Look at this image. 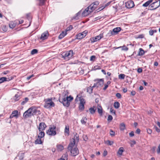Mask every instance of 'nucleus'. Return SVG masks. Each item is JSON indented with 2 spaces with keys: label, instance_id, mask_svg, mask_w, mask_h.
Masks as SVG:
<instances>
[{
  "label": "nucleus",
  "instance_id": "nucleus-1",
  "mask_svg": "<svg viewBox=\"0 0 160 160\" xmlns=\"http://www.w3.org/2000/svg\"><path fill=\"white\" fill-rule=\"evenodd\" d=\"M45 102L44 107L46 108H49L55 106V104L52 101V98L45 99L44 100Z\"/></svg>",
  "mask_w": 160,
  "mask_h": 160
},
{
  "label": "nucleus",
  "instance_id": "nucleus-2",
  "mask_svg": "<svg viewBox=\"0 0 160 160\" xmlns=\"http://www.w3.org/2000/svg\"><path fill=\"white\" fill-rule=\"evenodd\" d=\"M62 57L65 59L68 60L73 56V51L70 50L63 52L62 54Z\"/></svg>",
  "mask_w": 160,
  "mask_h": 160
},
{
  "label": "nucleus",
  "instance_id": "nucleus-3",
  "mask_svg": "<svg viewBox=\"0 0 160 160\" xmlns=\"http://www.w3.org/2000/svg\"><path fill=\"white\" fill-rule=\"evenodd\" d=\"M160 7V0L158 2V1L153 2L149 6L148 9L150 10H154Z\"/></svg>",
  "mask_w": 160,
  "mask_h": 160
},
{
  "label": "nucleus",
  "instance_id": "nucleus-4",
  "mask_svg": "<svg viewBox=\"0 0 160 160\" xmlns=\"http://www.w3.org/2000/svg\"><path fill=\"white\" fill-rule=\"evenodd\" d=\"M56 127L53 125L52 127H50L48 130L47 131V133L50 136H54L56 134L55 131Z\"/></svg>",
  "mask_w": 160,
  "mask_h": 160
},
{
  "label": "nucleus",
  "instance_id": "nucleus-5",
  "mask_svg": "<svg viewBox=\"0 0 160 160\" xmlns=\"http://www.w3.org/2000/svg\"><path fill=\"white\" fill-rule=\"evenodd\" d=\"M121 30V28L120 27L115 28L112 31H110L107 34V35L110 37L112 35L117 34Z\"/></svg>",
  "mask_w": 160,
  "mask_h": 160
},
{
  "label": "nucleus",
  "instance_id": "nucleus-6",
  "mask_svg": "<svg viewBox=\"0 0 160 160\" xmlns=\"http://www.w3.org/2000/svg\"><path fill=\"white\" fill-rule=\"evenodd\" d=\"M103 33H101L98 35L91 38L90 40L91 41V42L92 43H93L100 40L101 38H103Z\"/></svg>",
  "mask_w": 160,
  "mask_h": 160
},
{
  "label": "nucleus",
  "instance_id": "nucleus-7",
  "mask_svg": "<svg viewBox=\"0 0 160 160\" xmlns=\"http://www.w3.org/2000/svg\"><path fill=\"white\" fill-rule=\"evenodd\" d=\"M88 32V31L85 30L82 33H79L76 35V39H81L84 38L86 36Z\"/></svg>",
  "mask_w": 160,
  "mask_h": 160
},
{
  "label": "nucleus",
  "instance_id": "nucleus-8",
  "mask_svg": "<svg viewBox=\"0 0 160 160\" xmlns=\"http://www.w3.org/2000/svg\"><path fill=\"white\" fill-rule=\"evenodd\" d=\"M94 81H96L97 82L94 84L92 87H98L100 86H102L104 83L103 79H97L95 80Z\"/></svg>",
  "mask_w": 160,
  "mask_h": 160
},
{
  "label": "nucleus",
  "instance_id": "nucleus-9",
  "mask_svg": "<svg viewBox=\"0 0 160 160\" xmlns=\"http://www.w3.org/2000/svg\"><path fill=\"white\" fill-rule=\"evenodd\" d=\"M59 101L60 102L62 103L65 106L68 107L70 105V102L65 97L62 99L59 98Z\"/></svg>",
  "mask_w": 160,
  "mask_h": 160
},
{
  "label": "nucleus",
  "instance_id": "nucleus-10",
  "mask_svg": "<svg viewBox=\"0 0 160 160\" xmlns=\"http://www.w3.org/2000/svg\"><path fill=\"white\" fill-rule=\"evenodd\" d=\"M32 115H38L40 114V111L37 108L32 107L30 108Z\"/></svg>",
  "mask_w": 160,
  "mask_h": 160
},
{
  "label": "nucleus",
  "instance_id": "nucleus-11",
  "mask_svg": "<svg viewBox=\"0 0 160 160\" xmlns=\"http://www.w3.org/2000/svg\"><path fill=\"white\" fill-rule=\"evenodd\" d=\"M71 150V152L72 155L73 156H75L79 153V150L77 147H75L73 148H71V149H69Z\"/></svg>",
  "mask_w": 160,
  "mask_h": 160
},
{
  "label": "nucleus",
  "instance_id": "nucleus-12",
  "mask_svg": "<svg viewBox=\"0 0 160 160\" xmlns=\"http://www.w3.org/2000/svg\"><path fill=\"white\" fill-rule=\"evenodd\" d=\"M32 113L30 108L24 113L23 116L25 118H28L32 116Z\"/></svg>",
  "mask_w": 160,
  "mask_h": 160
},
{
  "label": "nucleus",
  "instance_id": "nucleus-13",
  "mask_svg": "<svg viewBox=\"0 0 160 160\" xmlns=\"http://www.w3.org/2000/svg\"><path fill=\"white\" fill-rule=\"evenodd\" d=\"M134 2L132 0L128 1L125 3V6L128 8H130L134 7Z\"/></svg>",
  "mask_w": 160,
  "mask_h": 160
},
{
  "label": "nucleus",
  "instance_id": "nucleus-14",
  "mask_svg": "<svg viewBox=\"0 0 160 160\" xmlns=\"http://www.w3.org/2000/svg\"><path fill=\"white\" fill-rule=\"evenodd\" d=\"M46 127L47 126L45 123L43 122L40 123L38 128L39 131H41L44 130Z\"/></svg>",
  "mask_w": 160,
  "mask_h": 160
},
{
  "label": "nucleus",
  "instance_id": "nucleus-15",
  "mask_svg": "<svg viewBox=\"0 0 160 160\" xmlns=\"http://www.w3.org/2000/svg\"><path fill=\"white\" fill-rule=\"evenodd\" d=\"M48 36V31H46L42 33L40 37L41 39L44 40L47 39Z\"/></svg>",
  "mask_w": 160,
  "mask_h": 160
},
{
  "label": "nucleus",
  "instance_id": "nucleus-16",
  "mask_svg": "<svg viewBox=\"0 0 160 160\" xmlns=\"http://www.w3.org/2000/svg\"><path fill=\"white\" fill-rule=\"evenodd\" d=\"M91 13L90 11H89V10L87 8L82 12V15L83 17H85L89 15Z\"/></svg>",
  "mask_w": 160,
  "mask_h": 160
},
{
  "label": "nucleus",
  "instance_id": "nucleus-17",
  "mask_svg": "<svg viewBox=\"0 0 160 160\" xmlns=\"http://www.w3.org/2000/svg\"><path fill=\"white\" fill-rule=\"evenodd\" d=\"M75 141H76L73 138L71 140V142L68 147V149H71V148H72L74 146L75 144Z\"/></svg>",
  "mask_w": 160,
  "mask_h": 160
},
{
  "label": "nucleus",
  "instance_id": "nucleus-18",
  "mask_svg": "<svg viewBox=\"0 0 160 160\" xmlns=\"http://www.w3.org/2000/svg\"><path fill=\"white\" fill-rule=\"evenodd\" d=\"M64 133L65 134L68 135L69 134V127L68 125L66 126L64 129Z\"/></svg>",
  "mask_w": 160,
  "mask_h": 160
},
{
  "label": "nucleus",
  "instance_id": "nucleus-19",
  "mask_svg": "<svg viewBox=\"0 0 160 160\" xmlns=\"http://www.w3.org/2000/svg\"><path fill=\"white\" fill-rule=\"evenodd\" d=\"M68 157V153L66 152L62 156V157L58 159V160H67Z\"/></svg>",
  "mask_w": 160,
  "mask_h": 160
},
{
  "label": "nucleus",
  "instance_id": "nucleus-20",
  "mask_svg": "<svg viewBox=\"0 0 160 160\" xmlns=\"http://www.w3.org/2000/svg\"><path fill=\"white\" fill-rule=\"evenodd\" d=\"M124 151V149L122 147H120L117 152V154L118 155L121 156L122 155V153Z\"/></svg>",
  "mask_w": 160,
  "mask_h": 160
},
{
  "label": "nucleus",
  "instance_id": "nucleus-21",
  "mask_svg": "<svg viewBox=\"0 0 160 160\" xmlns=\"http://www.w3.org/2000/svg\"><path fill=\"white\" fill-rule=\"evenodd\" d=\"M98 111L100 116H102V109L101 106L98 105L97 108Z\"/></svg>",
  "mask_w": 160,
  "mask_h": 160
},
{
  "label": "nucleus",
  "instance_id": "nucleus-22",
  "mask_svg": "<svg viewBox=\"0 0 160 160\" xmlns=\"http://www.w3.org/2000/svg\"><path fill=\"white\" fill-rule=\"evenodd\" d=\"M90 12H93L96 9L95 6H93V5L91 4L88 8Z\"/></svg>",
  "mask_w": 160,
  "mask_h": 160
},
{
  "label": "nucleus",
  "instance_id": "nucleus-23",
  "mask_svg": "<svg viewBox=\"0 0 160 160\" xmlns=\"http://www.w3.org/2000/svg\"><path fill=\"white\" fill-rule=\"evenodd\" d=\"M16 25V22L13 21H11L9 23V26L10 28L12 29L15 27Z\"/></svg>",
  "mask_w": 160,
  "mask_h": 160
},
{
  "label": "nucleus",
  "instance_id": "nucleus-24",
  "mask_svg": "<svg viewBox=\"0 0 160 160\" xmlns=\"http://www.w3.org/2000/svg\"><path fill=\"white\" fill-rule=\"evenodd\" d=\"M67 34V32L65 31V32L63 31L59 35L58 37V38L60 39L62 38L65 36Z\"/></svg>",
  "mask_w": 160,
  "mask_h": 160
},
{
  "label": "nucleus",
  "instance_id": "nucleus-25",
  "mask_svg": "<svg viewBox=\"0 0 160 160\" xmlns=\"http://www.w3.org/2000/svg\"><path fill=\"white\" fill-rule=\"evenodd\" d=\"M57 150L58 151H61L63 149V146L61 144L57 145Z\"/></svg>",
  "mask_w": 160,
  "mask_h": 160
},
{
  "label": "nucleus",
  "instance_id": "nucleus-26",
  "mask_svg": "<svg viewBox=\"0 0 160 160\" xmlns=\"http://www.w3.org/2000/svg\"><path fill=\"white\" fill-rule=\"evenodd\" d=\"M152 2V0H149L143 4L142 6L144 7H147L149 6Z\"/></svg>",
  "mask_w": 160,
  "mask_h": 160
},
{
  "label": "nucleus",
  "instance_id": "nucleus-27",
  "mask_svg": "<svg viewBox=\"0 0 160 160\" xmlns=\"http://www.w3.org/2000/svg\"><path fill=\"white\" fill-rule=\"evenodd\" d=\"M120 48H122V51H127L128 50V48L126 47L125 45H123L122 46H120L118 48H116V49H118Z\"/></svg>",
  "mask_w": 160,
  "mask_h": 160
},
{
  "label": "nucleus",
  "instance_id": "nucleus-28",
  "mask_svg": "<svg viewBox=\"0 0 160 160\" xmlns=\"http://www.w3.org/2000/svg\"><path fill=\"white\" fill-rule=\"evenodd\" d=\"M79 98L80 101V104L84 105L85 103V99L82 97H79Z\"/></svg>",
  "mask_w": 160,
  "mask_h": 160
},
{
  "label": "nucleus",
  "instance_id": "nucleus-29",
  "mask_svg": "<svg viewBox=\"0 0 160 160\" xmlns=\"http://www.w3.org/2000/svg\"><path fill=\"white\" fill-rule=\"evenodd\" d=\"M87 121V118L85 117H83L81 120V122L82 124H86Z\"/></svg>",
  "mask_w": 160,
  "mask_h": 160
},
{
  "label": "nucleus",
  "instance_id": "nucleus-30",
  "mask_svg": "<svg viewBox=\"0 0 160 160\" xmlns=\"http://www.w3.org/2000/svg\"><path fill=\"white\" fill-rule=\"evenodd\" d=\"M93 88L94 87H92V86L88 87L87 88V92L90 94L92 93L93 90Z\"/></svg>",
  "mask_w": 160,
  "mask_h": 160
},
{
  "label": "nucleus",
  "instance_id": "nucleus-31",
  "mask_svg": "<svg viewBox=\"0 0 160 160\" xmlns=\"http://www.w3.org/2000/svg\"><path fill=\"white\" fill-rule=\"evenodd\" d=\"M144 54V51L142 48L139 49V52L138 55L139 56H142Z\"/></svg>",
  "mask_w": 160,
  "mask_h": 160
},
{
  "label": "nucleus",
  "instance_id": "nucleus-32",
  "mask_svg": "<svg viewBox=\"0 0 160 160\" xmlns=\"http://www.w3.org/2000/svg\"><path fill=\"white\" fill-rule=\"evenodd\" d=\"M125 128V124L122 123L120 124V129L121 131H123Z\"/></svg>",
  "mask_w": 160,
  "mask_h": 160
},
{
  "label": "nucleus",
  "instance_id": "nucleus-33",
  "mask_svg": "<svg viewBox=\"0 0 160 160\" xmlns=\"http://www.w3.org/2000/svg\"><path fill=\"white\" fill-rule=\"evenodd\" d=\"M73 139H74L76 142H78L79 139V135L76 133L74 136V138Z\"/></svg>",
  "mask_w": 160,
  "mask_h": 160
},
{
  "label": "nucleus",
  "instance_id": "nucleus-34",
  "mask_svg": "<svg viewBox=\"0 0 160 160\" xmlns=\"http://www.w3.org/2000/svg\"><path fill=\"white\" fill-rule=\"evenodd\" d=\"M12 114V115H13L16 116V118L18 117V112L17 110H15L13 111Z\"/></svg>",
  "mask_w": 160,
  "mask_h": 160
},
{
  "label": "nucleus",
  "instance_id": "nucleus-35",
  "mask_svg": "<svg viewBox=\"0 0 160 160\" xmlns=\"http://www.w3.org/2000/svg\"><path fill=\"white\" fill-rule=\"evenodd\" d=\"M40 132L39 133V135L38 136V138H43L45 135L44 133L43 132H42V131H40Z\"/></svg>",
  "mask_w": 160,
  "mask_h": 160
},
{
  "label": "nucleus",
  "instance_id": "nucleus-36",
  "mask_svg": "<svg viewBox=\"0 0 160 160\" xmlns=\"http://www.w3.org/2000/svg\"><path fill=\"white\" fill-rule=\"evenodd\" d=\"M36 144H41L42 143V141L40 138L37 139L35 142Z\"/></svg>",
  "mask_w": 160,
  "mask_h": 160
},
{
  "label": "nucleus",
  "instance_id": "nucleus-37",
  "mask_svg": "<svg viewBox=\"0 0 160 160\" xmlns=\"http://www.w3.org/2000/svg\"><path fill=\"white\" fill-rule=\"evenodd\" d=\"M7 78L6 77H2L0 78V83H1L4 81H8Z\"/></svg>",
  "mask_w": 160,
  "mask_h": 160
},
{
  "label": "nucleus",
  "instance_id": "nucleus-38",
  "mask_svg": "<svg viewBox=\"0 0 160 160\" xmlns=\"http://www.w3.org/2000/svg\"><path fill=\"white\" fill-rule=\"evenodd\" d=\"M105 143L106 144H107L108 145H111L112 144H113L114 142H113V141H110L108 140L106 141L105 142Z\"/></svg>",
  "mask_w": 160,
  "mask_h": 160
},
{
  "label": "nucleus",
  "instance_id": "nucleus-39",
  "mask_svg": "<svg viewBox=\"0 0 160 160\" xmlns=\"http://www.w3.org/2000/svg\"><path fill=\"white\" fill-rule=\"evenodd\" d=\"M120 107V104L119 102H114V107L116 108H118Z\"/></svg>",
  "mask_w": 160,
  "mask_h": 160
},
{
  "label": "nucleus",
  "instance_id": "nucleus-40",
  "mask_svg": "<svg viewBox=\"0 0 160 160\" xmlns=\"http://www.w3.org/2000/svg\"><path fill=\"white\" fill-rule=\"evenodd\" d=\"M28 100V98H25L24 100L22 101L21 103V104L22 105H24Z\"/></svg>",
  "mask_w": 160,
  "mask_h": 160
},
{
  "label": "nucleus",
  "instance_id": "nucleus-41",
  "mask_svg": "<svg viewBox=\"0 0 160 160\" xmlns=\"http://www.w3.org/2000/svg\"><path fill=\"white\" fill-rule=\"evenodd\" d=\"M89 111L91 114H93L95 112V110L94 109V107L90 108L89 109Z\"/></svg>",
  "mask_w": 160,
  "mask_h": 160
},
{
  "label": "nucleus",
  "instance_id": "nucleus-42",
  "mask_svg": "<svg viewBox=\"0 0 160 160\" xmlns=\"http://www.w3.org/2000/svg\"><path fill=\"white\" fill-rule=\"evenodd\" d=\"M20 96L18 94H16L14 97V99L15 101H18L19 99Z\"/></svg>",
  "mask_w": 160,
  "mask_h": 160
},
{
  "label": "nucleus",
  "instance_id": "nucleus-43",
  "mask_svg": "<svg viewBox=\"0 0 160 160\" xmlns=\"http://www.w3.org/2000/svg\"><path fill=\"white\" fill-rule=\"evenodd\" d=\"M73 28L72 26L70 25L68 27H67L65 30V31L67 32V31L71 30Z\"/></svg>",
  "mask_w": 160,
  "mask_h": 160
},
{
  "label": "nucleus",
  "instance_id": "nucleus-44",
  "mask_svg": "<svg viewBox=\"0 0 160 160\" xmlns=\"http://www.w3.org/2000/svg\"><path fill=\"white\" fill-rule=\"evenodd\" d=\"M84 105L79 104V110L83 111L84 108Z\"/></svg>",
  "mask_w": 160,
  "mask_h": 160
},
{
  "label": "nucleus",
  "instance_id": "nucleus-45",
  "mask_svg": "<svg viewBox=\"0 0 160 160\" xmlns=\"http://www.w3.org/2000/svg\"><path fill=\"white\" fill-rule=\"evenodd\" d=\"M26 16L27 18L30 21V22L32 19V17L31 16V14L30 13L27 14L26 15Z\"/></svg>",
  "mask_w": 160,
  "mask_h": 160
},
{
  "label": "nucleus",
  "instance_id": "nucleus-46",
  "mask_svg": "<svg viewBox=\"0 0 160 160\" xmlns=\"http://www.w3.org/2000/svg\"><path fill=\"white\" fill-rule=\"evenodd\" d=\"M38 52V51L36 49H33L31 52V54L32 55H33L37 53Z\"/></svg>",
  "mask_w": 160,
  "mask_h": 160
},
{
  "label": "nucleus",
  "instance_id": "nucleus-47",
  "mask_svg": "<svg viewBox=\"0 0 160 160\" xmlns=\"http://www.w3.org/2000/svg\"><path fill=\"white\" fill-rule=\"evenodd\" d=\"M2 30L4 32H6L8 30V28L5 25H3L2 27Z\"/></svg>",
  "mask_w": 160,
  "mask_h": 160
},
{
  "label": "nucleus",
  "instance_id": "nucleus-48",
  "mask_svg": "<svg viewBox=\"0 0 160 160\" xmlns=\"http://www.w3.org/2000/svg\"><path fill=\"white\" fill-rule=\"evenodd\" d=\"M66 98L69 102L73 99V98L71 96L69 97H67Z\"/></svg>",
  "mask_w": 160,
  "mask_h": 160
},
{
  "label": "nucleus",
  "instance_id": "nucleus-49",
  "mask_svg": "<svg viewBox=\"0 0 160 160\" xmlns=\"http://www.w3.org/2000/svg\"><path fill=\"white\" fill-rule=\"evenodd\" d=\"M99 2L96 1V2H94L92 4L93 5V6H95V7H96V8L97 6L98 5H99Z\"/></svg>",
  "mask_w": 160,
  "mask_h": 160
},
{
  "label": "nucleus",
  "instance_id": "nucleus-50",
  "mask_svg": "<svg viewBox=\"0 0 160 160\" xmlns=\"http://www.w3.org/2000/svg\"><path fill=\"white\" fill-rule=\"evenodd\" d=\"M110 134L112 136H115V133L114 131H113L111 129L110 132Z\"/></svg>",
  "mask_w": 160,
  "mask_h": 160
},
{
  "label": "nucleus",
  "instance_id": "nucleus-51",
  "mask_svg": "<svg viewBox=\"0 0 160 160\" xmlns=\"http://www.w3.org/2000/svg\"><path fill=\"white\" fill-rule=\"evenodd\" d=\"M125 75L123 74H121L119 75V79H123L125 78Z\"/></svg>",
  "mask_w": 160,
  "mask_h": 160
},
{
  "label": "nucleus",
  "instance_id": "nucleus-52",
  "mask_svg": "<svg viewBox=\"0 0 160 160\" xmlns=\"http://www.w3.org/2000/svg\"><path fill=\"white\" fill-rule=\"evenodd\" d=\"M93 69L94 70L100 69H101V67L98 65H96L94 66Z\"/></svg>",
  "mask_w": 160,
  "mask_h": 160
},
{
  "label": "nucleus",
  "instance_id": "nucleus-53",
  "mask_svg": "<svg viewBox=\"0 0 160 160\" xmlns=\"http://www.w3.org/2000/svg\"><path fill=\"white\" fill-rule=\"evenodd\" d=\"M39 2V5H42L44 4V0H40Z\"/></svg>",
  "mask_w": 160,
  "mask_h": 160
},
{
  "label": "nucleus",
  "instance_id": "nucleus-54",
  "mask_svg": "<svg viewBox=\"0 0 160 160\" xmlns=\"http://www.w3.org/2000/svg\"><path fill=\"white\" fill-rule=\"evenodd\" d=\"M110 112L112 113H113L114 115H115V111L112 108H110Z\"/></svg>",
  "mask_w": 160,
  "mask_h": 160
},
{
  "label": "nucleus",
  "instance_id": "nucleus-55",
  "mask_svg": "<svg viewBox=\"0 0 160 160\" xmlns=\"http://www.w3.org/2000/svg\"><path fill=\"white\" fill-rule=\"evenodd\" d=\"M116 96L118 98H120L121 97V94L119 93H117L116 94Z\"/></svg>",
  "mask_w": 160,
  "mask_h": 160
},
{
  "label": "nucleus",
  "instance_id": "nucleus-56",
  "mask_svg": "<svg viewBox=\"0 0 160 160\" xmlns=\"http://www.w3.org/2000/svg\"><path fill=\"white\" fill-rule=\"evenodd\" d=\"M95 56H92L90 57V60L91 61H94L95 58Z\"/></svg>",
  "mask_w": 160,
  "mask_h": 160
},
{
  "label": "nucleus",
  "instance_id": "nucleus-57",
  "mask_svg": "<svg viewBox=\"0 0 160 160\" xmlns=\"http://www.w3.org/2000/svg\"><path fill=\"white\" fill-rule=\"evenodd\" d=\"M112 118H113L112 116L111 115H109L108 117V121H111L112 119Z\"/></svg>",
  "mask_w": 160,
  "mask_h": 160
},
{
  "label": "nucleus",
  "instance_id": "nucleus-58",
  "mask_svg": "<svg viewBox=\"0 0 160 160\" xmlns=\"http://www.w3.org/2000/svg\"><path fill=\"white\" fill-rule=\"evenodd\" d=\"M153 33H154L153 31V30H152L151 29L149 31V34L150 35L152 36L153 35Z\"/></svg>",
  "mask_w": 160,
  "mask_h": 160
},
{
  "label": "nucleus",
  "instance_id": "nucleus-59",
  "mask_svg": "<svg viewBox=\"0 0 160 160\" xmlns=\"http://www.w3.org/2000/svg\"><path fill=\"white\" fill-rule=\"evenodd\" d=\"M147 132L148 134H151L152 132V131L151 129L148 128L147 129Z\"/></svg>",
  "mask_w": 160,
  "mask_h": 160
},
{
  "label": "nucleus",
  "instance_id": "nucleus-60",
  "mask_svg": "<svg viewBox=\"0 0 160 160\" xmlns=\"http://www.w3.org/2000/svg\"><path fill=\"white\" fill-rule=\"evenodd\" d=\"M144 36L143 34H140L138 35V38H144Z\"/></svg>",
  "mask_w": 160,
  "mask_h": 160
},
{
  "label": "nucleus",
  "instance_id": "nucleus-61",
  "mask_svg": "<svg viewBox=\"0 0 160 160\" xmlns=\"http://www.w3.org/2000/svg\"><path fill=\"white\" fill-rule=\"evenodd\" d=\"M129 135L131 137L133 136L134 135V132L133 131L131 132L130 133H129Z\"/></svg>",
  "mask_w": 160,
  "mask_h": 160
},
{
  "label": "nucleus",
  "instance_id": "nucleus-62",
  "mask_svg": "<svg viewBox=\"0 0 160 160\" xmlns=\"http://www.w3.org/2000/svg\"><path fill=\"white\" fill-rule=\"evenodd\" d=\"M142 69L141 68H138L137 70V72L138 73H141L142 72Z\"/></svg>",
  "mask_w": 160,
  "mask_h": 160
},
{
  "label": "nucleus",
  "instance_id": "nucleus-63",
  "mask_svg": "<svg viewBox=\"0 0 160 160\" xmlns=\"http://www.w3.org/2000/svg\"><path fill=\"white\" fill-rule=\"evenodd\" d=\"M107 154H108V152H107V151L106 150H105L104 151L103 153V156L105 157L107 155Z\"/></svg>",
  "mask_w": 160,
  "mask_h": 160
},
{
  "label": "nucleus",
  "instance_id": "nucleus-64",
  "mask_svg": "<svg viewBox=\"0 0 160 160\" xmlns=\"http://www.w3.org/2000/svg\"><path fill=\"white\" fill-rule=\"evenodd\" d=\"M131 93L132 96H134L136 94V92L134 91H131Z\"/></svg>",
  "mask_w": 160,
  "mask_h": 160
}]
</instances>
